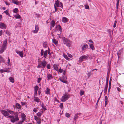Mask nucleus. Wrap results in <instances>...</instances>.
I'll return each instance as SVG.
<instances>
[{"label": "nucleus", "mask_w": 124, "mask_h": 124, "mask_svg": "<svg viewBox=\"0 0 124 124\" xmlns=\"http://www.w3.org/2000/svg\"><path fill=\"white\" fill-rule=\"evenodd\" d=\"M117 23V22L116 21H114V23L113 26V27L114 28H115L116 27V25Z\"/></svg>", "instance_id": "51"}, {"label": "nucleus", "mask_w": 124, "mask_h": 124, "mask_svg": "<svg viewBox=\"0 0 124 124\" xmlns=\"http://www.w3.org/2000/svg\"><path fill=\"white\" fill-rule=\"evenodd\" d=\"M63 56L67 60H70V58H69L67 55L63 54Z\"/></svg>", "instance_id": "36"}, {"label": "nucleus", "mask_w": 124, "mask_h": 124, "mask_svg": "<svg viewBox=\"0 0 124 124\" xmlns=\"http://www.w3.org/2000/svg\"><path fill=\"white\" fill-rule=\"evenodd\" d=\"M54 8L55 9V12H56L57 11V8H56V6L55 5H54Z\"/></svg>", "instance_id": "58"}, {"label": "nucleus", "mask_w": 124, "mask_h": 124, "mask_svg": "<svg viewBox=\"0 0 124 124\" xmlns=\"http://www.w3.org/2000/svg\"><path fill=\"white\" fill-rule=\"evenodd\" d=\"M69 96L68 94L65 93L61 99V101L63 102L66 101L69 99Z\"/></svg>", "instance_id": "4"}, {"label": "nucleus", "mask_w": 124, "mask_h": 124, "mask_svg": "<svg viewBox=\"0 0 124 124\" xmlns=\"http://www.w3.org/2000/svg\"><path fill=\"white\" fill-rule=\"evenodd\" d=\"M4 72L3 69H1L0 70V72L1 73H2Z\"/></svg>", "instance_id": "60"}, {"label": "nucleus", "mask_w": 124, "mask_h": 124, "mask_svg": "<svg viewBox=\"0 0 124 124\" xmlns=\"http://www.w3.org/2000/svg\"><path fill=\"white\" fill-rule=\"evenodd\" d=\"M36 114L38 116L40 117L41 116L42 114L40 112H38Z\"/></svg>", "instance_id": "46"}, {"label": "nucleus", "mask_w": 124, "mask_h": 124, "mask_svg": "<svg viewBox=\"0 0 124 124\" xmlns=\"http://www.w3.org/2000/svg\"><path fill=\"white\" fill-rule=\"evenodd\" d=\"M9 80L12 83H14V78L12 77H10L9 78Z\"/></svg>", "instance_id": "31"}, {"label": "nucleus", "mask_w": 124, "mask_h": 124, "mask_svg": "<svg viewBox=\"0 0 124 124\" xmlns=\"http://www.w3.org/2000/svg\"><path fill=\"white\" fill-rule=\"evenodd\" d=\"M33 112H36L37 111V109H36V108H34L33 110Z\"/></svg>", "instance_id": "55"}, {"label": "nucleus", "mask_w": 124, "mask_h": 124, "mask_svg": "<svg viewBox=\"0 0 124 124\" xmlns=\"http://www.w3.org/2000/svg\"><path fill=\"white\" fill-rule=\"evenodd\" d=\"M18 10L17 8H16L13 10V12L15 13H17L18 12Z\"/></svg>", "instance_id": "35"}, {"label": "nucleus", "mask_w": 124, "mask_h": 124, "mask_svg": "<svg viewBox=\"0 0 124 124\" xmlns=\"http://www.w3.org/2000/svg\"><path fill=\"white\" fill-rule=\"evenodd\" d=\"M80 113L76 114L74 116V120H76L77 119L78 117L80 116Z\"/></svg>", "instance_id": "23"}, {"label": "nucleus", "mask_w": 124, "mask_h": 124, "mask_svg": "<svg viewBox=\"0 0 124 124\" xmlns=\"http://www.w3.org/2000/svg\"><path fill=\"white\" fill-rule=\"evenodd\" d=\"M3 34V31L2 30L0 31V36H2Z\"/></svg>", "instance_id": "56"}, {"label": "nucleus", "mask_w": 124, "mask_h": 124, "mask_svg": "<svg viewBox=\"0 0 124 124\" xmlns=\"http://www.w3.org/2000/svg\"><path fill=\"white\" fill-rule=\"evenodd\" d=\"M90 47L91 49L92 50H94V47L93 44H89Z\"/></svg>", "instance_id": "27"}, {"label": "nucleus", "mask_w": 124, "mask_h": 124, "mask_svg": "<svg viewBox=\"0 0 124 124\" xmlns=\"http://www.w3.org/2000/svg\"><path fill=\"white\" fill-rule=\"evenodd\" d=\"M58 71L60 73H62L63 72V69H61V67H60V68L59 69H58Z\"/></svg>", "instance_id": "44"}, {"label": "nucleus", "mask_w": 124, "mask_h": 124, "mask_svg": "<svg viewBox=\"0 0 124 124\" xmlns=\"http://www.w3.org/2000/svg\"><path fill=\"white\" fill-rule=\"evenodd\" d=\"M4 62V60L3 58L1 56H0V62Z\"/></svg>", "instance_id": "45"}, {"label": "nucleus", "mask_w": 124, "mask_h": 124, "mask_svg": "<svg viewBox=\"0 0 124 124\" xmlns=\"http://www.w3.org/2000/svg\"><path fill=\"white\" fill-rule=\"evenodd\" d=\"M43 47L44 48H46L47 47V44L46 42H44L43 43Z\"/></svg>", "instance_id": "41"}, {"label": "nucleus", "mask_w": 124, "mask_h": 124, "mask_svg": "<svg viewBox=\"0 0 124 124\" xmlns=\"http://www.w3.org/2000/svg\"><path fill=\"white\" fill-rule=\"evenodd\" d=\"M117 91L119 92H120L121 90L118 87H117Z\"/></svg>", "instance_id": "63"}, {"label": "nucleus", "mask_w": 124, "mask_h": 124, "mask_svg": "<svg viewBox=\"0 0 124 124\" xmlns=\"http://www.w3.org/2000/svg\"><path fill=\"white\" fill-rule=\"evenodd\" d=\"M63 42L64 44L68 47H70L72 44V42L71 41L65 37L63 38Z\"/></svg>", "instance_id": "3"}, {"label": "nucleus", "mask_w": 124, "mask_h": 124, "mask_svg": "<svg viewBox=\"0 0 124 124\" xmlns=\"http://www.w3.org/2000/svg\"><path fill=\"white\" fill-rule=\"evenodd\" d=\"M65 77L62 76V77L61 78H59V80L61 82L65 83L66 84H68V82L66 80V78L65 79Z\"/></svg>", "instance_id": "6"}, {"label": "nucleus", "mask_w": 124, "mask_h": 124, "mask_svg": "<svg viewBox=\"0 0 124 124\" xmlns=\"http://www.w3.org/2000/svg\"><path fill=\"white\" fill-rule=\"evenodd\" d=\"M80 94L81 96H82L84 95V91L82 90H80Z\"/></svg>", "instance_id": "33"}, {"label": "nucleus", "mask_w": 124, "mask_h": 124, "mask_svg": "<svg viewBox=\"0 0 124 124\" xmlns=\"http://www.w3.org/2000/svg\"><path fill=\"white\" fill-rule=\"evenodd\" d=\"M84 6L85 7V9H89V6L87 4H85L84 5Z\"/></svg>", "instance_id": "42"}, {"label": "nucleus", "mask_w": 124, "mask_h": 124, "mask_svg": "<svg viewBox=\"0 0 124 124\" xmlns=\"http://www.w3.org/2000/svg\"><path fill=\"white\" fill-rule=\"evenodd\" d=\"M16 106L17 108H20L21 107V106L18 103L16 104Z\"/></svg>", "instance_id": "43"}, {"label": "nucleus", "mask_w": 124, "mask_h": 124, "mask_svg": "<svg viewBox=\"0 0 124 124\" xmlns=\"http://www.w3.org/2000/svg\"><path fill=\"white\" fill-rule=\"evenodd\" d=\"M8 111L10 114L12 115L15 114V116H9L8 118H10V120L12 123H14L16 122L19 120L18 117V114H15L14 112L10 110L9 109L7 110Z\"/></svg>", "instance_id": "1"}, {"label": "nucleus", "mask_w": 124, "mask_h": 124, "mask_svg": "<svg viewBox=\"0 0 124 124\" xmlns=\"http://www.w3.org/2000/svg\"><path fill=\"white\" fill-rule=\"evenodd\" d=\"M34 119L36 121L37 123L38 124H40L41 123L40 119L37 116H34Z\"/></svg>", "instance_id": "10"}, {"label": "nucleus", "mask_w": 124, "mask_h": 124, "mask_svg": "<svg viewBox=\"0 0 124 124\" xmlns=\"http://www.w3.org/2000/svg\"><path fill=\"white\" fill-rule=\"evenodd\" d=\"M68 19L65 17H63L62 19V21L63 23H66L68 21Z\"/></svg>", "instance_id": "22"}, {"label": "nucleus", "mask_w": 124, "mask_h": 124, "mask_svg": "<svg viewBox=\"0 0 124 124\" xmlns=\"http://www.w3.org/2000/svg\"><path fill=\"white\" fill-rule=\"evenodd\" d=\"M62 6V2H60V5L59 6V7H61Z\"/></svg>", "instance_id": "64"}, {"label": "nucleus", "mask_w": 124, "mask_h": 124, "mask_svg": "<svg viewBox=\"0 0 124 124\" xmlns=\"http://www.w3.org/2000/svg\"><path fill=\"white\" fill-rule=\"evenodd\" d=\"M15 51L16 53L19 54V56L22 58L23 57V53L22 52L19 51L17 49H16Z\"/></svg>", "instance_id": "12"}, {"label": "nucleus", "mask_w": 124, "mask_h": 124, "mask_svg": "<svg viewBox=\"0 0 124 124\" xmlns=\"http://www.w3.org/2000/svg\"><path fill=\"white\" fill-rule=\"evenodd\" d=\"M37 91H34V96H37Z\"/></svg>", "instance_id": "53"}, {"label": "nucleus", "mask_w": 124, "mask_h": 124, "mask_svg": "<svg viewBox=\"0 0 124 124\" xmlns=\"http://www.w3.org/2000/svg\"><path fill=\"white\" fill-rule=\"evenodd\" d=\"M55 22L53 20H52L51 23L50 28L51 29L55 25Z\"/></svg>", "instance_id": "21"}, {"label": "nucleus", "mask_w": 124, "mask_h": 124, "mask_svg": "<svg viewBox=\"0 0 124 124\" xmlns=\"http://www.w3.org/2000/svg\"><path fill=\"white\" fill-rule=\"evenodd\" d=\"M59 1L58 0H57V1L55 2V4L56 5L57 7H59Z\"/></svg>", "instance_id": "37"}, {"label": "nucleus", "mask_w": 124, "mask_h": 124, "mask_svg": "<svg viewBox=\"0 0 124 124\" xmlns=\"http://www.w3.org/2000/svg\"><path fill=\"white\" fill-rule=\"evenodd\" d=\"M47 62L46 61H42L41 62V65L42 66V67L43 68V69H44V68L46 67V65L47 64Z\"/></svg>", "instance_id": "14"}, {"label": "nucleus", "mask_w": 124, "mask_h": 124, "mask_svg": "<svg viewBox=\"0 0 124 124\" xmlns=\"http://www.w3.org/2000/svg\"><path fill=\"white\" fill-rule=\"evenodd\" d=\"M88 58V57L86 55L82 56L80 57L79 59V62H82L84 60Z\"/></svg>", "instance_id": "7"}, {"label": "nucleus", "mask_w": 124, "mask_h": 124, "mask_svg": "<svg viewBox=\"0 0 124 124\" xmlns=\"http://www.w3.org/2000/svg\"><path fill=\"white\" fill-rule=\"evenodd\" d=\"M12 2L17 5H18L19 4V1L17 0H13Z\"/></svg>", "instance_id": "24"}, {"label": "nucleus", "mask_w": 124, "mask_h": 124, "mask_svg": "<svg viewBox=\"0 0 124 124\" xmlns=\"http://www.w3.org/2000/svg\"><path fill=\"white\" fill-rule=\"evenodd\" d=\"M108 81H107L106 82V85L105 86V88L104 89L105 92H106L107 91V89L108 87Z\"/></svg>", "instance_id": "20"}, {"label": "nucleus", "mask_w": 124, "mask_h": 124, "mask_svg": "<svg viewBox=\"0 0 124 124\" xmlns=\"http://www.w3.org/2000/svg\"><path fill=\"white\" fill-rule=\"evenodd\" d=\"M47 80L49 81L50 80L52 79L53 78V77L52 74L49 73H47Z\"/></svg>", "instance_id": "15"}, {"label": "nucleus", "mask_w": 124, "mask_h": 124, "mask_svg": "<svg viewBox=\"0 0 124 124\" xmlns=\"http://www.w3.org/2000/svg\"><path fill=\"white\" fill-rule=\"evenodd\" d=\"M34 101L38 103L40 101V100L39 98L36 96H34Z\"/></svg>", "instance_id": "17"}, {"label": "nucleus", "mask_w": 124, "mask_h": 124, "mask_svg": "<svg viewBox=\"0 0 124 124\" xmlns=\"http://www.w3.org/2000/svg\"><path fill=\"white\" fill-rule=\"evenodd\" d=\"M111 79H110L109 83V87H108V93L110 91V90L111 88Z\"/></svg>", "instance_id": "29"}, {"label": "nucleus", "mask_w": 124, "mask_h": 124, "mask_svg": "<svg viewBox=\"0 0 124 124\" xmlns=\"http://www.w3.org/2000/svg\"><path fill=\"white\" fill-rule=\"evenodd\" d=\"M41 106L43 108V109L45 110H46L47 109L45 106L44 104L43 103H42L41 105Z\"/></svg>", "instance_id": "32"}, {"label": "nucleus", "mask_w": 124, "mask_h": 124, "mask_svg": "<svg viewBox=\"0 0 124 124\" xmlns=\"http://www.w3.org/2000/svg\"><path fill=\"white\" fill-rule=\"evenodd\" d=\"M21 116L22 118V121L24 122L25 119L26 115L24 113H22Z\"/></svg>", "instance_id": "18"}, {"label": "nucleus", "mask_w": 124, "mask_h": 124, "mask_svg": "<svg viewBox=\"0 0 124 124\" xmlns=\"http://www.w3.org/2000/svg\"><path fill=\"white\" fill-rule=\"evenodd\" d=\"M2 113L3 114V115L5 117H7V116H9L8 113L7 112V111L5 110H2Z\"/></svg>", "instance_id": "13"}, {"label": "nucleus", "mask_w": 124, "mask_h": 124, "mask_svg": "<svg viewBox=\"0 0 124 124\" xmlns=\"http://www.w3.org/2000/svg\"><path fill=\"white\" fill-rule=\"evenodd\" d=\"M55 30L57 31H58L61 32L62 31L61 27L60 25H56Z\"/></svg>", "instance_id": "11"}, {"label": "nucleus", "mask_w": 124, "mask_h": 124, "mask_svg": "<svg viewBox=\"0 0 124 124\" xmlns=\"http://www.w3.org/2000/svg\"><path fill=\"white\" fill-rule=\"evenodd\" d=\"M68 55L69 57L70 58H72V55L71 54H68Z\"/></svg>", "instance_id": "59"}, {"label": "nucleus", "mask_w": 124, "mask_h": 124, "mask_svg": "<svg viewBox=\"0 0 124 124\" xmlns=\"http://www.w3.org/2000/svg\"><path fill=\"white\" fill-rule=\"evenodd\" d=\"M42 78H38V80L37 81V82L38 83H39Z\"/></svg>", "instance_id": "47"}, {"label": "nucleus", "mask_w": 124, "mask_h": 124, "mask_svg": "<svg viewBox=\"0 0 124 124\" xmlns=\"http://www.w3.org/2000/svg\"><path fill=\"white\" fill-rule=\"evenodd\" d=\"M59 106L62 109L63 108V103H60Z\"/></svg>", "instance_id": "48"}, {"label": "nucleus", "mask_w": 124, "mask_h": 124, "mask_svg": "<svg viewBox=\"0 0 124 124\" xmlns=\"http://www.w3.org/2000/svg\"><path fill=\"white\" fill-rule=\"evenodd\" d=\"M66 72L65 71H63L62 76L65 77V75L66 74Z\"/></svg>", "instance_id": "52"}, {"label": "nucleus", "mask_w": 124, "mask_h": 124, "mask_svg": "<svg viewBox=\"0 0 124 124\" xmlns=\"http://www.w3.org/2000/svg\"><path fill=\"white\" fill-rule=\"evenodd\" d=\"M105 101H108V98L107 96H105Z\"/></svg>", "instance_id": "54"}, {"label": "nucleus", "mask_w": 124, "mask_h": 124, "mask_svg": "<svg viewBox=\"0 0 124 124\" xmlns=\"http://www.w3.org/2000/svg\"><path fill=\"white\" fill-rule=\"evenodd\" d=\"M46 67L48 69H50V65L49 64H48L47 65Z\"/></svg>", "instance_id": "57"}, {"label": "nucleus", "mask_w": 124, "mask_h": 124, "mask_svg": "<svg viewBox=\"0 0 124 124\" xmlns=\"http://www.w3.org/2000/svg\"><path fill=\"white\" fill-rule=\"evenodd\" d=\"M65 116L66 117L68 118L70 116V114L68 113H66Z\"/></svg>", "instance_id": "50"}, {"label": "nucleus", "mask_w": 124, "mask_h": 124, "mask_svg": "<svg viewBox=\"0 0 124 124\" xmlns=\"http://www.w3.org/2000/svg\"><path fill=\"white\" fill-rule=\"evenodd\" d=\"M24 121L22 120H20L16 124H22V123Z\"/></svg>", "instance_id": "49"}, {"label": "nucleus", "mask_w": 124, "mask_h": 124, "mask_svg": "<svg viewBox=\"0 0 124 124\" xmlns=\"http://www.w3.org/2000/svg\"><path fill=\"white\" fill-rule=\"evenodd\" d=\"M59 65L58 64H54L53 65V66L54 69L57 71H58V67Z\"/></svg>", "instance_id": "19"}, {"label": "nucleus", "mask_w": 124, "mask_h": 124, "mask_svg": "<svg viewBox=\"0 0 124 124\" xmlns=\"http://www.w3.org/2000/svg\"><path fill=\"white\" fill-rule=\"evenodd\" d=\"M48 53V52L47 50H45L44 52L43 50L42 49L41 50V56H43V57L46 58L47 55Z\"/></svg>", "instance_id": "5"}, {"label": "nucleus", "mask_w": 124, "mask_h": 124, "mask_svg": "<svg viewBox=\"0 0 124 124\" xmlns=\"http://www.w3.org/2000/svg\"><path fill=\"white\" fill-rule=\"evenodd\" d=\"M50 89L48 88H47L45 91V93L47 94H50Z\"/></svg>", "instance_id": "25"}, {"label": "nucleus", "mask_w": 124, "mask_h": 124, "mask_svg": "<svg viewBox=\"0 0 124 124\" xmlns=\"http://www.w3.org/2000/svg\"><path fill=\"white\" fill-rule=\"evenodd\" d=\"M39 27L38 25L36 24L35 26V30H33L32 32L34 33H37L39 30Z\"/></svg>", "instance_id": "9"}, {"label": "nucleus", "mask_w": 124, "mask_h": 124, "mask_svg": "<svg viewBox=\"0 0 124 124\" xmlns=\"http://www.w3.org/2000/svg\"><path fill=\"white\" fill-rule=\"evenodd\" d=\"M7 39H6L3 41L0 50V54L2 53L6 49L7 46Z\"/></svg>", "instance_id": "2"}, {"label": "nucleus", "mask_w": 124, "mask_h": 124, "mask_svg": "<svg viewBox=\"0 0 124 124\" xmlns=\"http://www.w3.org/2000/svg\"><path fill=\"white\" fill-rule=\"evenodd\" d=\"M39 87L38 86L36 85L35 86L34 88V91H38V90Z\"/></svg>", "instance_id": "38"}, {"label": "nucleus", "mask_w": 124, "mask_h": 124, "mask_svg": "<svg viewBox=\"0 0 124 124\" xmlns=\"http://www.w3.org/2000/svg\"><path fill=\"white\" fill-rule=\"evenodd\" d=\"M92 75V72L91 71H90L88 72L87 74L88 78H89Z\"/></svg>", "instance_id": "30"}, {"label": "nucleus", "mask_w": 124, "mask_h": 124, "mask_svg": "<svg viewBox=\"0 0 124 124\" xmlns=\"http://www.w3.org/2000/svg\"><path fill=\"white\" fill-rule=\"evenodd\" d=\"M88 47V45L86 44H85L83 46L82 48V51H84Z\"/></svg>", "instance_id": "16"}, {"label": "nucleus", "mask_w": 124, "mask_h": 124, "mask_svg": "<svg viewBox=\"0 0 124 124\" xmlns=\"http://www.w3.org/2000/svg\"><path fill=\"white\" fill-rule=\"evenodd\" d=\"M10 62V60L9 58H8V65H9V64Z\"/></svg>", "instance_id": "61"}, {"label": "nucleus", "mask_w": 124, "mask_h": 124, "mask_svg": "<svg viewBox=\"0 0 124 124\" xmlns=\"http://www.w3.org/2000/svg\"><path fill=\"white\" fill-rule=\"evenodd\" d=\"M52 42L55 45H56L58 43L57 40L54 39H53Z\"/></svg>", "instance_id": "28"}, {"label": "nucleus", "mask_w": 124, "mask_h": 124, "mask_svg": "<svg viewBox=\"0 0 124 124\" xmlns=\"http://www.w3.org/2000/svg\"><path fill=\"white\" fill-rule=\"evenodd\" d=\"M14 17L16 19H20L21 17L19 14H17L14 15Z\"/></svg>", "instance_id": "26"}, {"label": "nucleus", "mask_w": 124, "mask_h": 124, "mask_svg": "<svg viewBox=\"0 0 124 124\" xmlns=\"http://www.w3.org/2000/svg\"><path fill=\"white\" fill-rule=\"evenodd\" d=\"M7 26L6 24L4 23L0 22V28L5 29L6 28Z\"/></svg>", "instance_id": "8"}, {"label": "nucleus", "mask_w": 124, "mask_h": 124, "mask_svg": "<svg viewBox=\"0 0 124 124\" xmlns=\"http://www.w3.org/2000/svg\"><path fill=\"white\" fill-rule=\"evenodd\" d=\"M47 50L48 51V54L49 55V56L50 57V56L51 55V54L50 53V49L49 47L48 48V49L47 50Z\"/></svg>", "instance_id": "34"}, {"label": "nucleus", "mask_w": 124, "mask_h": 124, "mask_svg": "<svg viewBox=\"0 0 124 124\" xmlns=\"http://www.w3.org/2000/svg\"><path fill=\"white\" fill-rule=\"evenodd\" d=\"M42 67L40 64H39L37 66V67L38 68H40Z\"/></svg>", "instance_id": "62"}, {"label": "nucleus", "mask_w": 124, "mask_h": 124, "mask_svg": "<svg viewBox=\"0 0 124 124\" xmlns=\"http://www.w3.org/2000/svg\"><path fill=\"white\" fill-rule=\"evenodd\" d=\"M3 70L4 72H7V73H9L11 71H10L8 70V69H3Z\"/></svg>", "instance_id": "40"}, {"label": "nucleus", "mask_w": 124, "mask_h": 124, "mask_svg": "<svg viewBox=\"0 0 124 124\" xmlns=\"http://www.w3.org/2000/svg\"><path fill=\"white\" fill-rule=\"evenodd\" d=\"M3 13H5L8 16L10 15V14L9 13H8V10H7L4 11Z\"/></svg>", "instance_id": "39"}]
</instances>
